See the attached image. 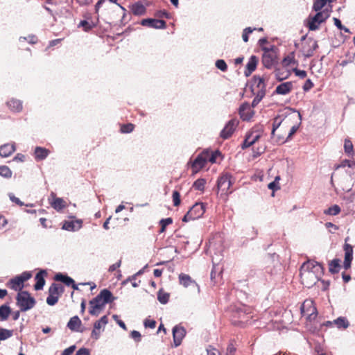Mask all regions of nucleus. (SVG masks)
Instances as JSON below:
<instances>
[{
	"mask_svg": "<svg viewBox=\"0 0 355 355\" xmlns=\"http://www.w3.org/2000/svg\"><path fill=\"white\" fill-rule=\"evenodd\" d=\"M112 293L105 288L101 291L98 295L89 301V313L92 315H98L104 309L107 303H111L114 300Z\"/></svg>",
	"mask_w": 355,
	"mask_h": 355,
	"instance_id": "3",
	"label": "nucleus"
},
{
	"mask_svg": "<svg viewBox=\"0 0 355 355\" xmlns=\"http://www.w3.org/2000/svg\"><path fill=\"white\" fill-rule=\"evenodd\" d=\"M349 239V237L345 238V243L343 247V250L345 251L344 267L345 269L350 268L351 263L353 259V247L350 244L347 243Z\"/></svg>",
	"mask_w": 355,
	"mask_h": 355,
	"instance_id": "17",
	"label": "nucleus"
},
{
	"mask_svg": "<svg viewBox=\"0 0 355 355\" xmlns=\"http://www.w3.org/2000/svg\"><path fill=\"white\" fill-rule=\"evenodd\" d=\"M232 184V176L230 173L222 174L217 181V187L221 194L228 195L232 192L230 187Z\"/></svg>",
	"mask_w": 355,
	"mask_h": 355,
	"instance_id": "10",
	"label": "nucleus"
},
{
	"mask_svg": "<svg viewBox=\"0 0 355 355\" xmlns=\"http://www.w3.org/2000/svg\"><path fill=\"white\" fill-rule=\"evenodd\" d=\"M11 312L10 308L6 305L3 304L0 306V321L6 320Z\"/></svg>",
	"mask_w": 355,
	"mask_h": 355,
	"instance_id": "33",
	"label": "nucleus"
},
{
	"mask_svg": "<svg viewBox=\"0 0 355 355\" xmlns=\"http://www.w3.org/2000/svg\"><path fill=\"white\" fill-rule=\"evenodd\" d=\"M322 266L314 261L309 260L304 262L300 270V276L302 284L311 288L314 286L323 275Z\"/></svg>",
	"mask_w": 355,
	"mask_h": 355,
	"instance_id": "1",
	"label": "nucleus"
},
{
	"mask_svg": "<svg viewBox=\"0 0 355 355\" xmlns=\"http://www.w3.org/2000/svg\"><path fill=\"white\" fill-rule=\"evenodd\" d=\"M324 324L329 327H331L334 324L340 329H345L349 327V322L346 318L339 317L334 321H327Z\"/></svg>",
	"mask_w": 355,
	"mask_h": 355,
	"instance_id": "21",
	"label": "nucleus"
},
{
	"mask_svg": "<svg viewBox=\"0 0 355 355\" xmlns=\"http://www.w3.org/2000/svg\"><path fill=\"white\" fill-rule=\"evenodd\" d=\"M186 334V331L184 328L180 327V326H175L173 329V341L175 343V346L178 347L181 344V342L184 337Z\"/></svg>",
	"mask_w": 355,
	"mask_h": 355,
	"instance_id": "22",
	"label": "nucleus"
},
{
	"mask_svg": "<svg viewBox=\"0 0 355 355\" xmlns=\"http://www.w3.org/2000/svg\"><path fill=\"white\" fill-rule=\"evenodd\" d=\"M7 106L12 112H19L22 110V103L20 100L11 98L7 103Z\"/></svg>",
	"mask_w": 355,
	"mask_h": 355,
	"instance_id": "28",
	"label": "nucleus"
},
{
	"mask_svg": "<svg viewBox=\"0 0 355 355\" xmlns=\"http://www.w3.org/2000/svg\"><path fill=\"white\" fill-rule=\"evenodd\" d=\"M205 212V205L202 202H196L184 216L182 221L187 223L201 218Z\"/></svg>",
	"mask_w": 355,
	"mask_h": 355,
	"instance_id": "8",
	"label": "nucleus"
},
{
	"mask_svg": "<svg viewBox=\"0 0 355 355\" xmlns=\"http://www.w3.org/2000/svg\"><path fill=\"white\" fill-rule=\"evenodd\" d=\"M262 64L268 68H272L277 62V48L272 45L270 48L263 47Z\"/></svg>",
	"mask_w": 355,
	"mask_h": 355,
	"instance_id": "5",
	"label": "nucleus"
},
{
	"mask_svg": "<svg viewBox=\"0 0 355 355\" xmlns=\"http://www.w3.org/2000/svg\"><path fill=\"white\" fill-rule=\"evenodd\" d=\"M334 24L335 26L339 29V30H344L345 32H349L348 28H345L344 26H343L341 21L338 19V18L334 17Z\"/></svg>",
	"mask_w": 355,
	"mask_h": 355,
	"instance_id": "55",
	"label": "nucleus"
},
{
	"mask_svg": "<svg viewBox=\"0 0 355 355\" xmlns=\"http://www.w3.org/2000/svg\"><path fill=\"white\" fill-rule=\"evenodd\" d=\"M130 336L135 340L139 342L141 340V334L136 330L131 331Z\"/></svg>",
	"mask_w": 355,
	"mask_h": 355,
	"instance_id": "60",
	"label": "nucleus"
},
{
	"mask_svg": "<svg viewBox=\"0 0 355 355\" xmlns=\"http://www.w3.org/2000/svg\"><path fill=\"white\" fill-rule=\"evenodd\" d=\"M76 355H90V353L88 349L83 347L76 352Z\"/></svg>",
	"mask_w": 355,
	"mask_h": 355,
	"instance_id": "62",
	"label": "nucleus"
},
{
	"mask_svg": "<svg viewBox=\"0 0 355 355\" xmlns=\"http://www.w3.org/2000/svg\"><path fill=\"white\" fill-rule=\"evenodd\" d=\"M253 88L254 92H258V96L263 98L266 94V85L264 79L260 76H254L253 78Z\"/></svg>",
	"mask_w": 355,
	"mask_h": 355,
	"instance_id": "16",
	"label": "nucleus"
},
{
	"mask_svg": "<svg viewBox=\"0 0 355 355\" xmlns=\"http://www.w3.org/2000/svg\"><path fill=\"white\" fill-rule=\"evenodd\" d=\"M293 88L291 82H286L278 85L275 89V93L277 94L285 95L288 94Z\"/></svg>",
	"mask_w": 355,
	"mask_h": 355,
	"instance_id": "27",
	"label": "nucleus"
},
{
	"mask_svg": "<svg viewBox=\"0 0 355 355\" xmlns=\"http://www.w3.org/2000/svg\"><path fill=\"white\" fill-rule=\"evenodd\" d=\"M314 85L310 79H307L303 86V89L305 92L310 90L312 87H313Z\"/></svg>",
	"mask_w": 355,
	"mask_h": 355,
	"instance_id": "58",
	"label": "nucleus"
},
{
	"mask_svg": "<svg viewBox=\"0 0 355 355\" xmlns=\"http://www.w3.org/2000/svg\"><path fill=\"white\" fill-rule=\"evenodd\" d=\"M51 206L57 211H60L66 207V202L60 198H55L51 202Z\"/></svg>",
	"mask_w": 355,
	"mask_h": 355,
	"instance_id": "35",
	"label": "nucleus"
},
{
	"mask_svg": "<svg viewBox=\"0 0 355 355\" xmlns=\"http://www.w3.org/2000/svg\"><path fill=\"white\" fill-rule=\"evenodd\" d=\"M135 129V125L131 123L123 124L121 125L120 131L122 133H130Z\"/></svg>",
	"mask_w": 355,
	"mask_h": 355,
	"instance_id": "46",
	"label": "nucleus"
},
{
	"mask_svg": "<svg viewBox=\"0 0 355 355\" xmlns=\"http://www.w3.org/2000/svg\"><path fill=\"white\" fill-rule=\"evenodd\" d=\"M79 28H82L83 31H89L92 30L95 24L92 21V19L90 20H82L80 21L79 24L78 25Z\"/></svg>",
	"mask_w": 355,
	"mask_h": 355,
	"instance_id": "36",
	"label": "nucleus"
},
{
	"mask_svg": "<svg viewBox=\"0 0 355 355\" xmlns=\"http://www.w3.org/2000/svg\"><path fill=\"white\" fill-rule=\"evenodd\" d=\"M16 150L15 144H6L0 146V156L2 157H8L10 156Z\"/></svg>",
	"mask_w": 355,
	"mask_h": 355,
	"instance_id": "25",
	"label": "nucleus"
},
{
	"mask_svg": "<svg viewBox=\"0 0 355 355\" xmlns=\"http://www.w3.org/2000/svg\"><path fill=\"white\" fill-rule=\"evenodd\" d=\"M202 152L205 153L207 162L216 163L217 157L220 156V153L218 150L213 152L206 150Z\"/></svg>",
	"mask_w": 355,
	"mask_h": 355,
	"instance_id": "31",
	"label": "nucleus"
},
{
	"mask_svg": "<svg viewBox=\"0 0 355 355\" xmlns=\"http://www.w3.org/2000/svg\"><path fill=\"white\" fill-rule=\"evenodd\" d=\"M314 353L315 355H326L325 349L320 344H317L315 345Z\"/></svg>",
	"mask_w": 355,
	"mask_h": 355,
	"instance_id": "54",
	"label": "nucleus"
},
{
	"mask_svg": "<svg viewBox=\"0 0 355 355\" xmlns=\"http://www.w3.org/2000/svg\"><path fill=\"white\" fill-rule=\"evenodd\" d=\"M304 42L302 44V51L305 57L309 58L313 55L314 51L318 47V42L311 37H303Z\"/></svg>",
	"mask_w": 355,
	"mask_h": 355,
	"instance_id": "12",
	"label": "nucleus"
},
{
	"mask_svg": "<svg viewBox=\"0 0 355 355\" xmlns=\"http://www.w3.org/2000/svg\"><path fill=\"white\" fill-rule=\"evenodd\" d=\"M172 223H173V220L171 218L162 219L159 222V223L161 225V229L159 230V232L160 233L164 232L166 230V226L171 224Z\"/></svg>",
	"mask_w": 355,
	"mask_h": 355,
	"instance_id": "50",
	"label": "nucleus"
},
{
	"mask_svg": "<svg viewBox=\"0 0 355 355\" xmlns=\"http://www.w3.org/2000/svg\"><path fill=\"white\" fill-rule=\"evenodd\" d=\"M121 261H119L118 262L111 265L108 269V271L110 272H112L114 270H116L117 268H119L121 266Z\"/></svg>",
	"mask_w": 355,
	"mask_h": 355,
	"instance_id": "63",
	"label": "nucleus"
},
{
	"mask_svg": "<svg viewBox=\"0 0 355 355\" xmlns=\"http://www.w3.org/2000/svg\"><path fill=\"white\" fill-rule=\"evenodd\" d=\"M239 123V120L236 118L230 120L224 128L221 130L220 134V137L223 139L230 138L238 126Z\"/></svg>",
	"mask_w": 355,
	"mask_h": 355,
	"instance_id": "14",
	"label": "nucleus"
},
{
	"mask_svg": "<svg viewBox=\"0 0 355 355\" xmlns=\"http://www.w3.org/2000/svg\"><path fill=\"white\" fill-rule=\"evenodd\" d=\"M155 16L160 18L165 17L168 19L170 17V14L167 11L164 10L157 12Z\"/></svg>",
	"mask_w": 355,
	"mask_h": 355,
	"instance_id": "59",
	"label": "nucleus"
},
{
	"mask_svg": "<svg viewBox=\"0 0 355 355\" xmlns=\"http://www.w3.org/2000/svg\"><path fill=\"white\" fill-rule=\"evenodd\" d=\"M329 0H313V10L316 12L321 11Z\"/></svg>",
	"mask_w": 355,
	"mask_h": 355,
	"instance_id": "42",
	"label": "nucleus"
},
{
	"mask_svg": "<svg viewBox=\"0 0 355 355\" xmlns=\"http://www.w3.org/2000/svg\"><path fill=\"white\" fill-rule=\"evenodd\" d=\"M329 15L328 10L318 11L313 17H308L306 26L310 31H315L319 28L320 24L324 22L329 17Z\"/></svg>",
	"mask_w": 355,
	"mask_h": 355,
	"instance_id": "6",
	"label": "nucleus"
},
{
	"mask_svg": "<svg viewBox=\"0 0 355 355\" xmlns=\"http://www.w3.org/2000/svg\"><path fill=\"white\" fill-rule=\"evenodd\" d=\"M279 180H280L279 176L275 177L274 181H272V182L268 184V189L272 190L273 191L280 189V186H279Z\"/></svg>",
	"mask_w": 355,
	"mask_h": 355,
	"instance_id": "47",
	"label": "nucleus"
},
{
	"mask_svg": "<svg viewBox=\"0 0 355 355\" xmlns=\"http://www.w3.org/2000/svg\"><path fill=\"white\" fill-rule=\"evenodd\" d=\"M344 149L347 154H351L353 153V144L349 139H345V140Z\"/></svg>",
	"mask_w": 355,
	"mask_h": 355,
	"instance_id": "51",
	"label": "nucleus"
},
{
	"mask_svg": "<svg viewBox=\"0 0 355 355\" xmlns=\"http://www.w3.org/2000/svg\"><path fill=\"white\" fill-rule=\"evenodd\" d=\"M230 312L231 321L234 325L243 327L252 318V308L245 305L232 306Z\"/></svg>",
	"mask_w": 355,
	"mask_h": 355,
	"instance_id": "2",
	"label": "nucleus"
},
{
	"mask_svg": "<svg viewBox=\"0 0 355 355\" xmlns=\"http://www.w3.org/2000/svg\"><path fill=\"white\" fill-rule=\"evenodd\" d=\"M216 67L222 71H226L227 69V65L223 60H216Z\"/></svg>",
	"mask_w": 355,
	"mask_h": 355,
	"instance_id": "52",
	"label": "nucleus"
},
{
	"mask_svg": "<svg viewBox=\"0 0 355 355\" xmlns=\"http://www.w3.org/2000/svg\"><path fill=\"white\" fill-rule=\"evenodd\" d=\"M12 172L7 166H0V175L5 178H10Z\"/></svg>",
	"mask_w": 355,
	"mask_h": 355,
	"instance_id": "44",
	"label": "nucleus"
},
{
	"mask_svg": "<svg viewBox=\"0 0 355 355\" xmlns=\"http://www.w3.org/2000/svg\"><path fill=\"white\" fill-rule=\"evenodd\" d=\"M282 123H286V119L282 120L279 117H276L274 119L272 129L271 132L272 137L275 136L276 130L281 125Z\"/></svg>",
	"mask_w": 355,
	"mask_h": 355,
	"instance_id": "39",
	"label": "nucleus"
},
{
	"mask_svg": "<svg viewBox=\"0 0 355 355\" xmlns=\"http://www.w3.org/2000/svg\"><path fill=\"white\" fill-rule=\"evenodd\" d=\"M108 322V318L107 315H103L101 318V319L98 321H96L94 324V327L95 329H97L98 330H101L102 327H104Z\"/></svg>",
	"mask_w": 355,
	"mask_h": 355,
	"instance_id": "43",
	"label": "nucleus"
},
{
	"mask_svg": "<svg viewBox=\"0 0 355 355\" xmlns=\"http://www.w3.org/2000/svg\"><path fill=\"white\" fill-rule=\"evenodd\" d=\"M340 207L337 205H334L324 210V213L327 215L336 216L340 212Z\"/></svg>",
	"mask_w": 355,
	"mask_h": 355,
	"instance_id": "40",
	"label": "nucleus"
},
{
	"mask_svg": "<svg viewBox=\"0 0 355 355\" xmlns=\"http://www.w3.org/2000/svg\"><path fill=\"white\" fill-rule=\"evenodd\" d=\"M82 226L80 220L64 221L62 225V229L67 231H76L79 230Z\"/></svg>",
	"mask_w": 355,
	"mask_h": 355,
	"instance_id": "26",
	"label": "nucleus"
},
{
	"mask_svg": "<svg viewBox=\"0 0 355 355\" xmlns=\"http://www.w3.org/2000/svg\"><path fill=\"white\" fill-rule=\"evenodd\" d=\"M293 71H294L295 74L297 76L300 77V78H304L307 76L306 71L304 70H300L297 68H295V69H293Z\"/></svg>",
	"mask_w": 355,
	"mask_h": 355,
	"instance_id": "57",
	"label": "nucleus"
},
{
	"mask_svg": "<svg viewBox=\"0 0 355 355\" xmlns=\"http://www.w3.org/2000/svg\"><path fill=\"white\" fill-rule=\"evenodd\" d=\"M297 62L295 59L294 52L290 53L282 60V65L284 67H288L291 64H297Z\"/></svg>",
	"mask_w": 355,
	"mask_h": 355,
	"instance_id": "34",
	"label": "nucleus"
},
{
	"mask_svg": "<svg viewBox=\"0 0 355 355\" xmlns=\"http://www.w3.org/2000/svg\"><path fill=\"white\" fill-rule=\"evenodd\" d=\"M75 349H76L75 345L70 346L69 347L65 349L62 352V355H71L73 353V352L75 351Z\"/></svg>",
	"mask_w": 355,
	"mask_h": 355,
	"instance_id": "61",
	"label": "nucleus"
},
{
	"mask_svg": "<svg viewBox=\"0 0 355 355\" xmlns=\"http://www.w3.org/2000/svg\"><path fill=\"white\" fill-rule=\"evenodd\" d=\"M239 114L242 120L249 121L252 117L254 111L249 103H244L240 106Z\"/></svg>",
	"mask_w": 355,
	"mask_h": 355,
	"instance_id": "20",
	"label": "nucleus"
},
{
	"mask_svg": "<svg viewBox=\"0 0 355 355\" xmlns=\"http://www.w3.org/2000/svg\"><path fill=\"white\" fill-rule=\"evenodd\" d=\"M32 274L31 272L25 271L20 275L10 279L7 283V286L15 291L21 292L24 285V283L31 279Z\"/></svg>",
	"mask_w": 355,
	"mask_h": 355,
	"instance_id": "7",
	"label": "nucleus"
},
{
	"mask_svg": "<svg viewBox=\"0 0 355 355\" xmlns=\"http://www.w3.org/2000/svg\"><path fill=\"white\" fill-rule=\"evenodd\" d=\"M173 204L175 207H178L181 203V196L179 191H173L172 194Z\"/></svg>",
	"mask_w": 355,
	"mask_h": 355,
	"instance_id": "48",
	"label": "nucleus"
},
{
	"mask_svg": "<svg viewBox=\"0 0 355 355\" xmlns=\"http://www.w3.org/2000/svg\"><path fill=\"white\" fill-rule=\"evenodd\" d=\"M47 275L45 270H41L35 277L36 281L34 288L36 291L42 290L45 284L44 277Z\"/></svg>",
	"mask_w": 355,
	"mask_h": 355,
	"instance_id": "24",
	"label": "nucleus"
},
{
	"mask_svg": "<svg viewBox=\"0 0 355 355\" xmlns=\"http://www.w3.org/2000/svg\"><path fill=\"white\" fill-rule=\"evenodd\" d=\"M301 313L309 321L314 320L317 316V309L314 302L311 300H306L301 306Z\"/></svg>",
	"mask_w": 355,
	"mask_h": 355,
	"instance_id": "11",
	"label": "nucleus"
},
{
	"mask_svg": "<svg viewBox=\"0 0 355 355\" xmlns=\"http://www.w3.org/2000/svg\"><path fill=\"white\" fill-rule=\"evenodd\" d=\"M205 184H206L205 180L202 179V178H200V179L196 180L194 182L193 187L196 190L202 191L205 189Z\"/></svg>",
	"mask_w": 355,
	"mask_h": 355,
	"instance_id": "45",
	"label": "nucleus"
},
{
	"mask_svg": "<svg viewBox=\"0 0 355 355\" xmlns=\"http://www.w3.org/2000/svg\"><path fill=\"white\" fill-rule=\"evenodd\" d=\"M49 154V150L44 148L37 147L35 150V157L36 159L42 160L45 159Z\"/></svg>",
	"mask_w": 355,
	"mask_h": 355,
	"instance_id": "32",
	"label": "nucleus"
},
{
	"mask_svg": "<svg viewBox=\"0 0 355 355\" xmlns=\"http://www.w3.org/2000/svg\"><path fill=\"white\" fill-rule=\"evenodd\" d=\"M207 355H220L219 352L216 349H214L211 346L209 347V349H207Z\"/></svg>",
	"mask_w": 355,
	"mask_h": 355,
	"instance_id": "64",
	"label": "nucleus"
},
{
	"mask_svg": "<svg viewBox=\"0 0 355 355\" xmlns=\"http://www.w3.org/2000/svg\"><path fill=\"white\" fill-rule=\"evenodd\" d=\"M156 321L154 320L146 319L144 321V326L150 329H154L156 327Z\"/></svg>",
	"mask_w": 355,
	"mask_h": 355,
	"instance_id": "56",
	"label": "nucleus"
},
{
	"mask_svg": "<svg viewBox=\"0 0 355 355\" xmlns=\"http://www.w3.org/2000/svg\"><path fill=\"white\" fill-rule=\"evenodd\" d=\"M259 59L256 55H251L245 67L244 74L245 76H250L252 73L256 69Z\"/></svg>",
	"mask_w": 355,
	"mask_h": 355,
	"instance_id": "23",
	"label": "nucleus"
},
{
	"mask_svg": "<svg viewBox=\"0 0 355 355\" xmlns=\"http://www.w3.org/2000/svg\"><path fill=\"white\" fill-rule=\"evenodd\" d=\"M340 268V260L335 259L329 263V270L331 273L335 274L338 272Z\"/></svg>",
	"mask_w": 355,
	"mask_h": 355,
	"instance_id": "37",
	"label": "nucleus"
},
{
	"mask_svg": "<svg viewBox=\"0 0 355 355\" xmlns=\"http://www.w3.org/2000/svg\"><path fill=\"white\" fill-rule=\"evenodd\" d=\"M130 10L133 15L137 16L144 15L146 12V7L140 1L136 2L134 4H132V6L130 7Z\"/></svg>",
	"mask_w": 355,
	"mask_h": 355,
	"instance_id": "29",
	"label": "nucleus"
},
{
	"mask_svg": "<svg viewBox=\"0 0 355 355\" xmlns=\"http://www.w3.org/2000/svg\"><path fill=\"white\" fill-rule=\"evenodd\" d=\"M205 156V153L202 152L197 155L193 161L191 162V168L193 174L197 173L206 166L207 162Z\"/></svg>",
	"mask_w": 355,
	"mask_h": 355,
	"instance_id": "15",
	"label": "nucleus"
},
{
	"mask_svg": "<svg viewBox=\"0 0 355 355\" xmlns=\"http://www.w3.org/2000/svg\"><path fill=\"white\" fill-rule=\"evenodd\" d=\"M17 305L20 311L25 312L33 308L36 304L35 300L27 291H21L16 297Z\"/></svg>",
	"mask_w": 355,
	"mask_h": 355,
	"instance_id": "4",
	"label": "nucleus"
},
{
	"mask_svg": "<svg viewBox=\"0 0 355 355\" xmlns=\"http://www.w3.org/2000/svg\"><path fill=\"white\" fill-rule=\"evenodd\" d=\"M261 134L259 131L252 130L245 136L242 144V148H247L255 144L261 137Z\"/></svg>",
	"mask_w": 355,
	"mask_h": 355,
	"instance_id": "18",
	"label": "nucleus"
},
{
	"mask_svg": "<svg viewBox=\"0 0 355 355\" xmlns=\"http://www.w3.org/2000/svg\"><path fill=\"white\" fill-rule=\"evenodd\" d=\"M256 30V28H251V27H247L245 28L243 31V34H242V38H243V40L245 42H248V40H249V35L250 33H252L254 31Z\"/></svg>",
	"mask_w": 355,
	"mask_h": 355,
	"instance_id": "49",
	"label": "nucleus"
},
{
	"mask_svg": "<svg viewBox=\"0 0 355 355\" xmlns=\"http://www.w3.org/2000/svg\"><path fill=\"white\" fill-rule=\"evenodd\" d=\"M81 324L80 319L78 316H73L68 322L67 327L71 331H78Z\"/></svg>",
	"mask_w": 355,
	"mask_h": 355,
	"instance_id": "30",
	"label": "nucleus"
},
{
	"mask_svg": "<svg viewBox=\"0 0 355 355\" xmlns=\"http://www.w3.org/2000/svg\"><path fill=\"white\" fill-rule=\"evenodd\" d=\"M170 297V294L164 291L162 288L159 289L157 293V300L161 304H166Z\"/></svg>",
	"mask_w": 355,
	"mask_h": 355,
	"instance_id": "38",
	"label": "nucleus"
},
{
	"mask_svg": "<svg viewBox=\"0 0 355 355\" xmlns=\"http://www.w3.org/2000/svg\"><path fill=\"white\" fill-rule=\"evenodd\" d=\"M348 166L349 168L354 167L355 168V162H351L348 159H344L343 160L340 164L336 167V168H338L340 167H345Z\"/></svg>",
	"mask_w": 355,
	"mask_h": 355,
	"instance_id": "53",
	"label": "nucleus"
},
{
	"mask_svg": "<svg viewBox=\"0 0 355 355\" xmlns=\"http://www.w3.org/2000/svg\"><path fill=\"white\" fill-rule=\"evenodd\" d=\"M64 291L63 286L60 284L53 283L49 288V296L46 303L50 306L55 305Z\"/></svg>",
	"mask_w": 355,
	"mask_h": 355,
	"instance_id": "9",
	"label": "nucleus"
},
{
	"mask_svg": "<svg viewBox=\"0 0 355 355\" xmlns=\"http://www.w3.org/2000/svg\"><path fill=\"white\" fill-rule=\"evenodd\" d=\"M141 24L144 26H148L154 28H160L163 29L166 27V23L165 21L162 19H144L141 21Z\"/></svg>",
	"mask_w": 355,
	"mask_h": 355,
	"instance_id": "19",
	"label": "nucleus"
},
{
	"mask_svg": "<svg viewBox=\"0 0 355 355\" xmlns=\"http://www.w3.org/2000/svg\"><path fill=\"white\" fill-rule=\"evenodd\" d=\"M13 335V331L0 328V341L5 340Z\"/></svg>",
	"mask_w": 355,
	"mask_h": 355,
	"instance_id": "41",
	"label": "nucleus"
},
{
	"mask_svg": "<svg viewBox=\"0 0 355 355\" xmlns=\"http://www.w3.org/2000/svg\"><path fill=\"white\" fill-rule=\"evenodd\" d=\"M179 283L184 288L192 289L196 293H200V286L189 275L180 273L178 276Z\"/></svg>",
	"mask_w": 355,
	"mask_h": 355,
	"instance_id": "13",
	"label": "nucleus"
}]
</instances>
